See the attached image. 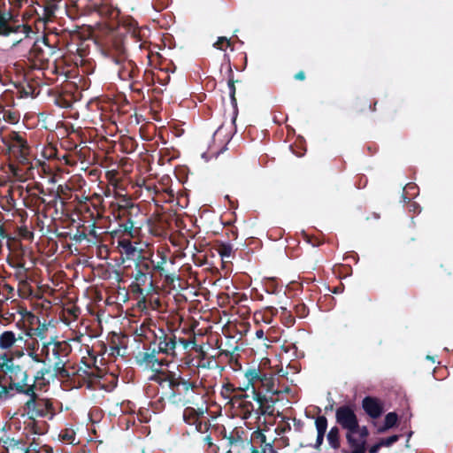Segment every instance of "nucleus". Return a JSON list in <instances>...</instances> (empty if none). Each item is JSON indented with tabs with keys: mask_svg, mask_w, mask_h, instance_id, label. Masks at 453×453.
Returning a JSON list of instances; mask_svg holds the SVG:
<instances>
[{
	"mask_svg": "<svg viewBox=\"0 0 453 453\" xmlns=\"http://www.w3.org/2000/svg\"><path fill=\"white\" fill-rule=\"evenodd\" d=\"M9 225L7 221L4 222L0 219V254L3 251L4 244L10 245V241H13L12 232L10 230Z\"/></svg>",
	"mask_w": 453,
	"mask_h": 453,
	"instance_id": "31",
	"label": "nucleus"
},
{
	"mask_svg": "<svg viewBox=\"0 0 453 453\" xmlns=\"http://www.w3.org/2000/svg\"><path fill=\"white\" fill-rule=\"evenodd\" d=\"M203 411H198L193 407L187 406L183 411V420L188 425H195L197 431L202 432L203 422L200 420ZM206 427V423L203 424Z\"/></svg>",
	"mask_w": 453,
	"mask_h": 453,
	"instance_id": "25",
	"label": "nucleus"
},
{
	"mask_svg": "<svg viewBox=\"0 0 453 453\" xmlns=\"http://www.w3.org/2000/svg\"><path fill=\"white\" fill-rule=\"evenodd\" d=\"M295 79L298 81H304L305 80V73L303 71H299L295 74Z\"/></svg>",
	"mask_w": 453,
	"mask_h": 453,
	"instance_id": "64",
	"label": "nucleus"
},
{
	"mask_svg": "<svg viewBox=\"0 0 453 453\" xmlns=\"http://www.w3.org/2000/svg\"><path fill=\"white\" fill-rule=\"evenodd\" d=\"M219 356H225L228 357L229 363L233 365L234 362V359L236 358L233 352L227 351V350H220Z\"/></svg>",
	"mask_w": 453,
	"mask_h": 453,
	"instance_id": "59",
	"label": "nucleus"
},
{
	"mask_svg": "<svg viewBox=\"0 0 453 453\" xmlns=\"http://www.w3.org/2000/svg\"><path fill=\"white\" fill-rule=\"evenodd\" d=\"M8 150L10 154L14 157L21 166H15L10 165V169L12 174L19 180L25 179V175L32 174L30 147L27 144L26 138L18 132H12L8 135Z\"/></svg>",
	"mask_w": 453,
	"mask_h": 453,
	"instance_id": "3",
	"label": "nucleus"
},
{
	"mask_svg": "<svg viewBox=\"0 0 453 453\" xmlns=\"http://www.w3.org/2000/svg\"><path fill=\"white\" fill-rule=\"evenodd\" d=\"M213 46L218 50H225L227 47L230 46V41L226 37L221 36L218 38Z\"/></svg>",
	"mask_w": 453,
	"mask_h": 453,
	"instance_id": "52",
	"label": "nucleus"
},
{
	"mask_svg": "<svg viewBox=\"0 0 453 453\" xmlns=\"http://www.w3.org/2000/svg\"><path fill=\"white\" fill-rule=\"evenodd\" d=\"M278 313V311L274 307H267L265 311V314L263 315V319L265 323L270 324L272 322V318Z\"/></svg>",
	"mask_w": 453,
	"mask_h": 453,
	"instance_id": "53",
	"label": "nucleus"
},
{
	"mask_svg": "<svg viewBox=\"0 0 453 453\" xmlns=\"http://www.w3.org/2000/svg\"><path fill=\"white\" fill-rule=\"evenodd\" d=\"M293 421H294L295 429L298 432L302 431V428L303 426V421L301 419H297L296 418H293Z\"/></svg>",
	"mask_w": 453,
	"mask_h": 453,
	"instance_id": "62",
	"label": "nucleus"
},
{
	"mask_svg": "<svg viewBox=\"0 0 453 453\" xmlns=\"http://www.w3.org/2000/svg\"><path fill=\"white\" fill-rule=\"evenodd\" d=\"M13 241H10V245L6 244L10 253L16 257L18 260L26 262L27 250L21 244L20 241L16 236H13Z\"/></svg>",
	"mask_w": 453,
	"mask_h": 453,
	"instance_id": "28",
	"label": "nucleus"
},
{
	"mask_svg": "<svg viewBox=\"0 0 453 453\" xmlns=\"http://www.w3.org/2000/svg\"><path fill=\"white\" fill-rule=\"evenodd\" d=\"M275 380L276 379L272 372H265L257 384V391L265 395L270 393L273 395H279L282 390L276 386Z\"/></svg>",
	"mask_w": 453,
	"mask_h": 453,
	"instance_id": "22",
	"label": "nucleus"
},
{
	"mask_svg": "<svg viewBox=\"0 0 453 453\" xmlns=\"http://www.w3.org/2000/svg\"><path fill=\"white\" fill-rule=\"evenodd\" d=\"M280 317L283 324L286 326H292L295 324V317L291 314L289 311L285 307H280Z\"/></svg>",
	"mask_w": 453,
	"mask_h": 453,
	"instance_id": "44",
	"label": "nucleus"
},
{
	"mask_svg": "<svg viewBox=\"0 0 453 453\" xmlns=\"http://www.w3.org/2000/svg\"><path fill=\"white\" fill-rule=\"evenodd\" d=\"M237 389L234 388V386L229 382L223 384L222 389H221V395L223 398L229 400L231 403V399L234 397L232 395Z\"/></svg>",
	"mask_w": 453,
	"mask_h": 453,
	"instance_id": "45",
	"label": "nucleus"
},
{
	"mask_svg": "<svg viewBox=\"0 0 453 453\" xmlns=\"http://www.w3.org/2000/svg\"><path fill=\"white\" fill-rule=\"evenodd\" d=\"M35 92V88L27 84V86H22L18 88V93L19 94V97H28L29 96H33Z\"/></svg>",
	"mask_w": 453,
	"mask_h": 453,
	"instance_id": "51",
	"label": "nucleus"
},
{
	"mask_svg": "<svg viewBox=\"0 0 453 453\" xmlns=\"http://www.w3.org/2000/svg\"><path fill=\"white\" fill-rule=\"evenodd\" d=\"M50 369L49 368H42L40 369L35 376L32 379L29 378L30 385L35 386V391H42V388L47 384L43 381L44 376L50 373Z\"/></svg>",
	"mask_w": 453,
	"mask_h": 453,
	"instance_id": "32",
	"label": "nucleus"
},
{
	"mask_svg": "<svg viewBox=\"0 0 453 453\" xmlns=\"http://www.w3.org/2000/svg\"><path fill=\"white\" fill-rule=\"evenodd\" d=\"M146 283H141L134 280V282L131 283L130 288L133 294L134 295H141L144 296V290L142 288V286H144Z\"/></svg>",
	"mask_w": 453,
	"mask_h": 453,
	"instance_id": "54",
	"label": "nucleus"
},
{
	"mask_svg": "<svg viewBox=\"0 0 453 453\" xmlns=\"http://www.w3.org/2000/svg\"><path fill=\"white\" fill-rule=\"evenodd\" d=\"M294 310L296 315L300 319L306 318L310 312L309 308L302 302L296 303Z\"/></svg>",
	"mask_w": 453,
	"mask_h": 453,
	"instance_id": "47",
	"label": "nucleus"
},
{
	"mask_svg": "<svg viewBox=\"0 0 453 453\" xmlns=\"http://www.w3.org/2000/svg\"><path fill=\"white\" fill-rule=\"evenodd\" d=\"M19 215L20 217V226H17L12 233L13 236H16L18 240L23 239L27 241H32L34 239V232L29 230L27 226L26 225V221L27 219V212L24 210L19 211Z\"/></svg>",
	"mask_w": 453,
	"mask_h": 453,
	"instance_id": "24",
	"label": "nucleus"
},
{
	"mask_svg": "<svg viewBox=\"0 0 453 453\" xmlns=\"http://www.w3.org/2000/svg\"><path fill=\"white\" fill-rule=\"evenodd\" d=\"M132 239L129 238H119L118 240V246L119 251L120 255L123 257V261L125 260H134L136 258L137 255L139 254L136 242H132Z\"/></svg>",
	"mask_w": 453,
	"mask_h": 453,
	"instance_id": "21",
	"label": "nucleus"
},
{
	"mask_svg": "<svg viewBox=\"0 0 453 453\" xmlns=\"http://www.w3.org/2000/svg\"><path fill=\"white\" fill-rule=\"evenodd\" d=\"M315 426L317 429L316 444L317 448L323 444L324 437L327 429V418L324 415H319L315 419Z\"/></svg>",
	"mask_w": 453,
	"mask_h": 453,
	"instance_id": "29",
	"label": "nucleus"
},
{
	"mask_svg": "<svg viewBox=\"0 0 453 453\" xmlns=\"http://www.w3.org/2000/svg\"><path fill=\"white\" fill-rule=\"evenodd\" d=\"M98 372H99V370L91 371V372H88L86 370L83 371L84 374L86 375V377L88 380V383H87L88 388H90V389L95 388L94 384L96 383L98 379L100 378V376L97 374Z\"/></svg>",
	"mask_w": 453,
	"mask_h": 453,
	"instance_id": "46",
	"label": "nucleus"
},
{
	"mask_svg": "<svg viewBox=\"0 0 453 453\" xmlns=\"http://www.w3.org/2000/svg\"><path fill=\"white\" fill-rule=\"evenodd\" d=\"M398 420V416L395 412H389L385 416L383 426L378 429L379 433H384L387 430L394 427Z\"/></svg>",
	"mask_w": 453,
	"mask_h": 453,
	"instance_id": "37",
	"label": "nucleus"
},
{
	"mask_svg": "<svg viewBox=\"0 0 453 453\" xmlns=\"http://www.w3.org/2000/svg\"><path fill=\"white\" fill-rule=\"evenodd\" d=\"M129 87L133 93L136 94L139 97H143V88L139 79L131 81Z\"/></svg>",
	"mask_w": 453,
	"mask_h": 453,
	"instance_id": "49",
	"label": "nucleus"
},
{
	"mask_svg": "<svg viewBox=\"0 0 453 453\" xmlns=\"http://www.w3.org/2000/svg\"><path fill=\"white\" fill-rule=\"evenodd\" d=\"M23 340L22 333L16 334L10 330L4 331L0 334V349L3 350H10L15 346L19 347L17 343L23 342Z\"/></svg>",
	"mask_w": 453,
	"mask_h": 453,
	"instance_id": "23",
	"label": "nucleus"
},
{
	"mask_svg": "<svg viewBox=\"0 0 453 453\" xmlns=\"http://www.w3.org/2000/svg\"><path fill=\"white\" fill-rule=\"evenodd\" d=\"M155 341L157 344V353L165 354L171 357H177V332L167 328H159L155 334Z\"/></svg>",
	"mask_w": 453,
	"mask_h": 453,
	"instance_id": "12",
	"label": "nucleus"
},
{
	"mask_svg": "<svg viewBox=\"0 0 453 453\" xmlns=\"http://www.w3.org/2000/svg\"><path fill=\"white\" fill-rule=\"evenodd\" d=\"M193 350L196 353V356L191 361H196V364H194L193 366H195L197 370H215L219 368L215 356H210L203 349L202 345L197 344Z\"/></svg>",
	"mask_w": 453,
	"mask_h": 453,
	"instance_id": "16",
	"label": "nucleus"
},
{
	"mask_svg": "<svg viewBox=\"0 0 453 453\" xmlns=\"http://www.w3.org/2000/svg\"><path fill=\"white\" fill-rule=\"evenodd\" d=\"M59 438L69 444H74L76 434L73 428H65L60 431Z\"/></svg>",
	"mask_w": 453,
	"mask_h": 453,
	"instance_id": "40",
	"label": "nucleus"
},
{
	"mask_svg": "<svg viewBox=\"0 0 453 453\" xmlns=\"http://www.w3.org/2000/svg\"><path fill=\"white\" fill-rule=\"evenodd\" d=\"M365 413L372 419L379 418L384 412L382 401L375 396L367 395L362 400Z\"/></svg>",
	"mask_w": 453,
	"mask_h": 453,
	"instance_id": "17",
	"label": "nucleus"
},
{
	"mask_svg": "<svg viewBox=\"0 0 453 453\" xmlns=\"http://www.w3.org/2000/svg\"><path fill=\"white\" fill-rule=\"evenodd\" d=\"M4 292L6 295V299L12 298L14 296V288L10 284H4Z\"/></svg>",
	"mask_w": 453,
	"mask_h": 453,
	"instance_id": "58",
	"label": "nucleus"
},
{
	"mask_svg": "<svg viewBox=\"0 0 453 453\" xmlns=\"http://www.w3.org/2000/svg\"><path fill=\"white\" fill-rule=\"evenodd\" d=\"M289 439L288 437H280L279 440L277 439V442L275 443V449L279 446H288Z\"/></svg>",
	"mask_w": 453,
	"mask_h": 453,
	"instance_id": "61",
	"label": "nucleus"
},
{
	"mask_svg": "<svg viewBox=\"0 0 453 453\" xmlns=\"http://www.w3.org/2000/svg\"><path fill=\"white\" fill-rule=\"evenodd\" d=\"M376 104H377L376 101L368 102L367 100L363 99V100H360L357 104V111H359V112H365V111H376Z\"/></svg>",
	"mask_w": 453,
	"mask_h": 453,
	"instance_id": "41",
	"label": "nucleus"
},
{
	"mask_svg": "<svg viewBox=\"0 0 453 453\" xmlns=\"http://www.w3.org/2000/svg\"><path fill=\"white\" fill-rule=\"evenodd\" d=\"M120 146L122 152L131 154L136 150L138 144L134 138L126 136L121 139Z\"/></svg>",
	"mask_w": 453,
	"mask_h": 453,
	"instance_id": "36",
	"label": "nucleus"
},
{
	"mask_svg": "<svg viewBox=\"0 0 453 453\" xmlns=\"http://www.w3.org/2000/svg\"><path fill=\"white\" fill-rule=\"evenodd\" d=\"M336 424L346 433L352 432L357 428L358 418L352 404H342L335 410Z\"/></svg>",
	"mask_w": 453,
	"mask_h": 453,
	"instance_id": "15",
	"label": "nucleus"
},
{
	"mask_svg": "<svg viewBox=\"0 0 453 453\" xmlns=\"http://www.w3.org/2000/svg\"><path fill=\"white\" fill-rule=\"evenodd\" d=\"M247 394H234L231 399V403L240 410V415L243 419H248L256 410L253 403L249 399Z\"/></svg>",
	"mask_w": 453,
	"mask_h": 453,
	"instance_id": "19",
	"label": "nucleus"
},
{
	"mask_svg": "<svg viewBox=\"0 0 453 453\" xmlns=\"http://www.w3.org/2000/svg\"><path fill=\"white\" fill-rule=\"evenodd\" d=\"M227 73H228L227 86H228V89H229V96H230L231 103H232L233 106L234 107V109H236L237 101H236V97H235V92H236V88H235V85H234L235 81L234 80V72L230 65L228 66Z\"/></svg>",
	"mask_w": 453,
	"mask_h": 453,
	"instance_id": "35",
	"label": "nucleus"
},
{
	"mask_svg": "<svg viewBox=\"0 0 453 453\" xmlns=\"http://www.w3.org/2000/svg\"><path fill=\"white\" fill-rule=\"evenodd\" d=\"M253 399L258 403V407L256 410V414L259 418L261 415H273L275 399L271 396H267L262 393H256Z\"/></svg>",
	"mask_w": 453,
	"mask_h": 453,
	"instance_id": "20",
	"label": "nucleus"
},
{
	"mask_svg": "<svg viewBox=\"0 0 453 453\" xmlns=\"http://www.w3.org/2000/svg\"><path fill=\"white\" fill-rule=\"evenodd\" d=\"M276 442L277 437L265 426L264 428H258L251 433L249 441L250 453H273Z\"/></svg>",
	"mask_w": 453,
	"mask_h": 453,
	"instance_id": "9",
	"label": "nucleus"
},
{
	"mask_svg": "<svg viewBox=\"0 0 453 453\" xmlns=\"http://www.w3.org/2000/svg\"><path fill=\"white\" fill-rule=\"evenodd\" d=\"M19 312L23 316V317H27V319H29V322L30 324H34L35 321H36V323L38 324L37 326L35 328H30L28 332L26 333V335L27 336H33V335H35L37 336L40 340H43L46 338V334H47V331H48V324L44 321V322H41L40 321V319L38 317H36L35 315H34L33 313H31L30 311H28L26 308L24 307H21L19 310Z\"/></svg>",
	"mask_w": 453,
	"mask_h": 453,
	"instance_id": "18",
	"label": "nucleus"
},
{
	"mask_svg": "<svg viewBox=\"0 0 453 453\" xmlns=\"http://www.w3.org/2000/svg\"><path fill=\"white\" fill-rule=\"evenodd\" d=\"M31 287H30V284L28 282V280H26V282H21V281H19V292H26V291H28L30 290Z\"/></svg>",
	"mask_w": 453,
	"mask_h": 453,
	"instance_id": "60",
	"label": "nucleus"
},
{
	"mask_svg": "<svg viewBox=\"0 0 453 453\" xmlns=\"http://www.w3.org/2000/svg\"><path fill=\"white\" fill-rule=\"evenodd\" d=\"M288 418H283L277 425L276 428L273 433L274 435H282L286 433H288L291 430V426L288 421Z\"/></svg>",
	"mask_w": 453,
	"mask_h": 453,
	"instance_id": "42",
	"label": "nucleus"
},
{
	"mask_svg": "<svg viewBox=\"0 0 453 453\" xmlns=\"http://www.w3.org/2000/svg\"><path fill=\"white\" fill-rule=\"evenodd\" d=\"M2 358L4 361L0 363V372L8 379L7 390H12L19 395L32 393L35 386L30 385L27 371L23 366L16 365L13 357L7 354H4Z\"/></svg>",
	"mask_w": 453,
	"mask_h": 453,
	"instance_id": "4",
	"label": "nucleus"
},
{
	"mask_svg": "<svg viewBox=\"0 0 453 453\" xmlns=\"http://www.w3.org/2000/svg\"><path fill=\"white\" fill-rule=\"evenodd\" d=\"M382 446H383V445H382V443H381V442H380V441L378 443H376V444L372 445V446L369 449V453H377V452H378V450H379Z\"/></svg>",
	"mask_w": 453,
	"mask_h": 453,
	"instance_id": "63",
	"label": "nucleus"
},
{
	"mask_svg": "<svg viewBox=\"0 0 453 453\" xmlns=\"http://www.w3.org/2000/svg\"><path fill=\"white\" fill-rule=\"evenodd\" d=\"M34 190L37 191L39 194V195H37L34 192L31 193V196L35 200V203H45V199L40 196V195H42V196L46 195V191H45L42 184L40 182H35L33 186L28 188V191H34Z\"/></svg>",
	"mask_w": 453,
	"mask_h": 453,
	"instance_id": "38",
	"label": "nucleus"
},
{
	"mask_svg": "<svg viewBox=\"0 0 453 453\" xmlns=\"http://www.w3.org/2000/svg\"><path fill=\"white\" fill-rule=\"evenodd\" d=\"M157 354L158 353L156 349L151 351H141L135 357V363L143 370L153 372V374L166 372V370H162V367L167 365V361L158 358Z\"/></svg>",
	"mask_w": 453,
	"mask_h": 453,
	"instance_id": "14",
	"label": "nucleus"
},
{
	"mask_svg": "<svg viewBox=\"0 0 453 453\" xmlns=\"http://www.w3.org/2000/svg\"><path fill=\"white\" fill-rule=\"evenodd\" d=\"M3 119L9 123L15 124L19 121V115L17 111H4Z\"/></svg>",
	"mask_w": 453,
	"mask_h": 453,
	"instance_id": "50",
	"label": "nucleus"
},
{
	"mask_svg": "<svg viewBox=\"0 0 453 453\" xmlns=\"http://www.w3.org/2000/svg\"><path fill=\"white\" fill-rule=\"evenodd\" d=\"M181 346L182 349H194L196 344V336L194 332H185V330H181L180 334H177V347Z\"/></svg>",
	"mask_w": 453,
	"mask_h": 453,
	"instance_id": "27",
	"label": "nucleus"
},
{
	"mask_svg": "<svg viewBox=\"0 0 453 453\" xmlns=\"http://www.w3.org/2000/svg\"><path fill=\"white\" fill-rule=\"evenodd\" d=\"M71 352L72 347L65 341H50L43 343L42 347L44 362L52 364L55 373L62 378L69 377L65 365L69 361L68 357Z\"/></svg>",
	"mask_w": 453,
	"mask_h": 453,
	"instance_id": "5",
	"label": "nucleus"
},
{
	"mask_svg": "<svg viewBox=\"0 0 453 453\" xmlns=\"http://www.w3.org/2000/svg\"><path fill=\"white\" fill-rule=\"evenodd\" d=\"M369 436V430L366 426H360L357 422V428L352 432L346 433L345 438L350 451L342 449V453H365L367 450L366 441Z\"/></svg>",
	"mask_w": 453,
	"mask_h": 453,
	"instance_id": "13",
	"label": "nucleus"
},
{
	"mask_svg": "<svg viewBox=\"0 0 453 453\" xmlns=\"http://www.w3.org/2000/svg\"><path fill=\"white\" fill-rule=\"evenodd\" d=\"M398 440H399V436L395 434V435H391L388 438L381 439L380 442L382 443L383 446L389 447V446L393 445L395 442H396Z\"/></svg>",
	"mask_w": 453,
	"mask_h": 453,
	"instance_id": "56",
	"label": "nucleus"
},
{
	"mask_svg": "<svg viewBox=\"0 0 453 453\" xmlns=\"http://www.w3.org/2000/svg\"><path fill=\"white\" fill-rule=\"evenodd\" d=\"M149 380L158 385L162 401H166L177 407L192 403L198 389L196 380L185 378L181 372L170 370H166V372L152 374Z\"/></svg>",
	"mask_w": 453,
	"mask_h": 453,
	"instance_id": "1",
	"label": "nucleus"
},
{
	"mask_svg": "<svg viewBox=\"0 0 453 453\" xmlns=\"http://www.w3.org/2000/svg\"><path fill=\"white\" fill-rule=\"evenodd\" d=\"M265 373V372L262 371L259 367L249 368L245 372V377L248 381L245 389H248L250 387L252 388L253 396H255L256 393H261L260 391H257V384L259 383Z\"/></svg>",
	"mask_w": 453,
	"mask_h": 453,
	"instance_id": "26",
	"label": "nucleus"
},
{
	"mask_svg": "<svg viewBox=\"0 0 453 453\" xmlns=\"http://www.w3.org/2000/svg\"><path fill=\"white\" fill-rule=\"evenodd\" d=\"M71 47H74V50H70L72 52H75L77 56L83 61L84 58L89 54V42L86 39L78 38L77 42H73Z\"/></svg>",
	"mask_w": 453,
	"mask_h": 453,
	"instance_id": "30",
	"label": "nucleus"
},
{
	"mask_svg": "<svg viewBox=\"0 0 453 453\" xmlns=\"http://www.w3.org/2000/svg\"><path fill=\"white\" fill-rule=\"evenodd\" d=\"M24 395L28 397L24 404V409L29 419L35 421L37 418H45L50 420L54 418L56 410L51 399L40 397L35 389Z\"/></svg>",
	"mask_w": 453,
	"mask_h": 453,
	"instance_id": "7",
	"label": "nucleus"
},
{
	"mask_svg": "<svg viewBox=\"0 0 453 453\" xmlns=\"http://www.w3.org/2000/svg\"><path fill=\"white\" fill-rule=\"evenodd\" d=\"M326 440L332 449H340L341 439H340V427L338 426H334L330 428L329 432L326 434Z\"/></svg>",
	"mask_w": 453,
	"mask_h": 453,
	"instance_id": "33",
	"label": "nucleus"
},
{
	"mask_svg": "<svg viewBox=\"0 0 453 453\" xmlns=\"http://www.w3.org/2000/svg\"><path fill=\"white\" fill-rule=\"evenodd\" d=\"M29 54H30L31 58H33L40 62H43L47 59L43 50H42L40 45L37 44V42L34 43L33 47L30 50Z\"/></svg>",
	"mask_w": 453,
	"mask_h": 453,
	"instance_id": "43",
	"label": "nucleus"
},
{
	"mask_svg": "<svg viewBox=\"0 0 453 453\" xmlns=\"http://www.w3.org/2000/svg\"><path fill=\"white\" fill-rule=\"evenodd\" d=\"M280 289L281 288H279L273 281L269 282L265 286V290L269 294H277Z\"/></svg>",
	"mask_w": 453,
	"mask_h": 453,
	"instance_id": "57",
	"label": "nucleus"
},
{
	"mask_svg": "<svg viewBox=\"0 0 453 453\" xmlns=\"http://www.w3.org/2000/svg\"><path fill=\"white\" fill-rule=\"evenodd\" d=\"M28 268L26 265L23 268H16L14 273V277L18 281L26 282V280H29L28 277Z\"/></svg>",
	"mask_w": 453,
	"mask_h": 453,
	"instance_id": "48",
	"label": "nucleus"
},
{
	"mask_svg": "<svg viewBox=\"0 0 453 453\" xmlns=\"http://www.w3.org/2000/svg\"><path fill=\"white\" fill-rule=\"evenodd\" d=\"M17 29L12 27L8 23L4 15L0 12V35L8 36L11 34L15 33Z\"/></svg>",
	"mask_w": 453,
	"mask_h": 453,
	"instance_id": "39",
	"label": "nucleus"
},
{
	"mask_svg": "<svg viewBox=\"0 0 453 453\" xmlns=\"http://www.w3.org/2000/svg\"><path fill=\"white\" fill-rule=\"evenodd\" d=\"M153 251L140 250L134 259V280L141 283H150L153 287V277L156 274L154 270Z\"/></svg>",
	"mask_w": 453,
	"mask_h": 453,
	"instance_id": "8",
	"label": "nucleus"
},
{
	"mask_svg": "<svg viewBox=\"0 0 453 453\" xmlns=\"http://www.w3.org/2000/svg\"><path fill=\"white\" fill-rule=\"evenodd\" d=\"M72 3L73 7L83 15L96 12L103 18L114 19L119 14L116 7L107 3L98 4L96 0H73Z\"/></svg>",
	"mask_w": 453,
	"mask_h": 453,
	"instance_id": "10",
	"label": "nucleus"
},
{
	"mask_svg": "<svg viewBox=\"0 0 453 453\" xmlns=\"http://www.w3.org/2000/svg\"><path fill=\"white\" fill-rule=\"evenodd\" d=\"M119 211L126 219L119 224V228L114 232V234H119V239L124 237L134 239L137 237L141 231V225H138V222L133 217L140 214V207L134 204L129 198H124L123 203L119 204Z\"/></svg>",
	"mask_w": 453,
	"mask_h": 453,
	"instance_id": "6",
	"label": "nucleus"
},
{
	"mask_svg": "<svg viewBox=\"0 0 453 453\" xmlns=\"http://www.w3.org/2000/svg\"><path fill=\"white\" fill-rule=\"evenodd\" d=\"M7 263L13 269L19 268V267L23 268V266L26 265V262L18 260L12 254H10V256L7 257Z\"/></svg>",
	"mask_w": 453,
	"mask_h": 453,
	"instance_id": "55",
	"label": "nucleus"
},
{
	"mask_svg": "<svg viewBox=\"0 0 453 453\" xmlns=\"http://www.w3.org/2000/svg\"><path fill=\"white\" fill-rule=\"evenodd\" d=\"M168 253L169 250L166 248L159 247L157 249L156 255L158 260H154V270L156 274L164 278L166 285L172 286L180 278L176 271H171L168 267V264L173 265L175 262L173 257H168Z\"/></svg>",
	"mask_w": 453,
	"mask_h": 453,
	"instance_id": "11",
	"label": "nucleus"
},
{
	"mask_svg": "<svg viewBox=\"0 0 453 453\" xmlns=\"http://www.w3.org/2000/svg\"><path fill=\"white\" fill-rule=\"evenodd\" d=\"M101 53L117 67V73L120 80L131 81L140 77V68L134 61L128 58L125 44V35L111 32L101 44Z\"/></svg>",
	"mask_w": 453,
	"mask_h": 453,
	"instance_id": "2",
	"label": "nucleus"
},
{
	"mask_svg": "<svg viewBox=\"0 0 453 453\" xmlns=\"http://www.w3.org/2000/svg\"><path fill=\"white\" fill-rule=\"evenodd\" d=\"M216 250L219 254L222 263L228 262L226 259L230 258L233 254V246L230 243L217 242Z\"/></svg>",
	"mask_w": 453,
	"mask_h": 453,
	"instance_id": "34",
	"label": "nucleus"
}]
</instances>
